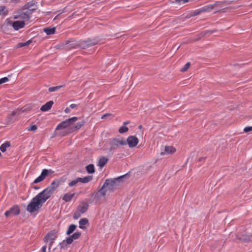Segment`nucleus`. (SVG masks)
<instances>
[{"label": "nucleus", "mask_w": 252, "mask_h": 252, "mask_svg": "<svg viewBox=\"0 0 252 252\" xmlns=\"http://www.w3.org/2000/svg\"><path fill=\"white\" fill-rule=\"evenodd\" d=\"M70 112V109L69 108H66L64 110V112L65 113H68Z\"/></svg>", "instance_id": "nucleus-47"}, {"label": "nucleus", "mask_w": 252, "mask_h": 252, "mask_svg": "<svg viewBox=\"0 0 252 252\" xmlns=\"http://www.w3.org/2000/svg\"><path fill=\"white\" fill-rule=\"evenodd\" d=\"M34 188L35 189H39V188H38V187H34Z\"/></svg>", "instance_id": "nucleus-50"}, {"label": "nucleus", "mask_w": 252, "mask_h": 252, "mask_svg": "<svg viewBox=\"0 0 252 252\" xmlns=\"http://www.w3.org/2000/svg\"><path fill=\"white\" fill-rule=\"evenodd\" d=\"M58 230H53L50 231L45 237L44 242L46 243L47 246L48 245L49 250L52 248V244L54 242L55 240L57 238V234L58 233Z\"/></svg>", "instance_id": "nucleus-3"}, {"label": "nucleus", "mask_w": 252, "mask_h": 252, "mask_svg": "<svg viewBox=\"0 0 252 252\" xmlns=\"http://www.w3.org/2000/svg\"><path fill=\"white\" fill-rule=\"evenodd\" d=\"M107 190H108L107 189L106 187H104L103 185L101 188L98 190V192L101 196H104L106 194Z\"/></svg>", "instance_id": "nucleus-30"}, {"label": "nucleus", "mask_w": 252, "mask_h": 252, "mask_svg": "<svg viewBox=\"0 0 252 252\" xmlns=\"http://www.w3.org/2000/svg\"><path fill=\"white\" fill-rule=\"evenodd\" d=\"M8 14V10L6 7L2 6H0V15L2 16H6Z\"/></svg>", "instance_id": "nucleus-25"}, {"label": "nucleus", "mask_w": 252, "mask_h": 252, "mask_svg": "<svg viewBox=\"0 0 252 252\" xmlns=\"http://www.w3.org/2000/svg\"><path fill=\"white\" fill-rule=\"evenodd\" d=\"M176 151L175 148L173 146H166L165 147L164 152L161 153L162 155L165 154L169 155L175 153Z\"/></svg>", "instance_id": "nucleus-19"}, {"label": "nucleus", "mask_w": 252, "mask_h": 252, "mask_svg": "<svg viewBox=\"0 0 252 252\" xmlns=\"http://www.w3.org/2000/svg\"><path fill=\"white\" fill-rule=\"evenodd\" d=\"M64 241L68 245H70L72 243L73 240L72 238H71V237L70 236L69 237H67L65 240H64Z\"/></svg>", "instance_id": "nucleus-38"}, {"label": "nucleus", "mask_w": 252, "mask_h": 252, "mask_svg": "<svg viewBox=\"0 0 252 252\" xmlns=\"http://www.w3.org/2000/svg\"><path fill=\"white\" fill-rule=\"evenodd\" d=\"M67 245H68L67 243H65L64 240L60 244V247L61 249L65 250L67 248Z\"/></svg>", "instance_id": "nucleus-34"}, {"label": "nucleus", "mask_w": 252, "mask_h": 252, "mask_svg": "<svg viewBox=\"0 0 252 252\" xmlns=\"http://www.w3.org/2000/svg\"><path fill=\"white\" fill-rule=\"evenodd\" d=\"M190 63L189 62L187 63L183 67H182L181 69V71L182 72H185L189 68V67L190 66Z\"/></svg>", "instance_id": "nucleus-36"}, {"label": "nucleus", "mask_w": 252, "mask_h": 252, "mask_svg": "<svg viewBox=\"0 0 252 252\" xmlns=\"http://www.w3.org/2000/svg\"><path fill=\"white\" fill-rule=\"evenodd\" d=\"M75 196V193H66L63 194L62 199L65 202H70Z\"/></svg>", "instance_id": "nucleus-17"}, {"label": "nucleus", "mask_w": 252, "mask_h": 252, "mask_svg": "<svg viewBox=\"0 0 252 252\" xmlns=\"http://www.w3.org/2000/svg\"><path fill=\"white\" fill-rule=\"evenodd\" d=\"M61 87H62L61 86L52 87H50L48 90H49V91L50 92H56V91H58Z\"/></svg>", "instance_id": "nucleus-35"}, {"label": "nucleus", "mask_w": 252, "mask_h": 252, "mask_svg": "<svg viewBox=\"0 0 252 252\" xmlns=\"http://www.w3.org/2000/svg\"><path fill=\"white\" fill-rule=\"evenodd\" d=\"M14 122V120H13L12 118L8 117V122L9 123H12Z\"/></svg>", "instance_id": "nucleus-46"}, {"label": "nucleus", "mask_w": 252, "mask_h": 252, "mask_svg": "<svg viewBox=\"0 0 252 252\" xmlns=\"http://www.w3.org/2000/svg\"><path fill=\"white\" fill-rule=\"evenodd\" d=\"M113 117H114V115H113L112 114L107 113V114L103 115L101 117V119H111Z\"/></svg>", "instance_id": "nucleus-31"}, {"label": "nucleus", "mask_w": 252, "mask_h": 252, "mask_svg": "<svg viewBox=\"0 0 252 252\" xmlns=\"http://www.w3.org/2000/svg\"><path fill=\"white\" fill-rule=\"evenodd\" d=\"M213 8L214 6L213 5H208L199 9H196L193 12L192 16H196L204 12H209L213 9Z\"/></svg>", "instance_id": "nucleus-13"}, {"label": "nucleus", "mask_w": 252, "mask_h": 252, "mask_svg": "<svg viewBox=\"0 0 252 252\" xmlns=\"http://www.w3.org/2000/svg\"><path fill=\"white\" fill-rule=\"evenodd\" d=\"M7 24L11 26L15 31H18L19 30L23 28L25 26V23L23 21L17 20L12 21L9 18L6 20Z\"/></svg>", "instance_id": "nucleus-6"}, {"label": "nucleus", "mask_w": 252, "mask_h": 252, "mask_svg": "<svg viewBox=\"0 0 252 252\" xmlns=\"http://www.w3.org/2000/svg\"><path fill=\"white\" fill-rule=\"evenodd\" d=\"M11 115L12 116H14L16 115V113L13 111V112H12Z\"/></svg>", "instance_id": "nucleus-49"}, {"label": "nucleus", "mask_w": 252, "mask_h": 252, "mask_svg": "<svg viewBox=\"0 0 252 252\" xmlns=\"http://www.w3.org/2000/svg\"><path fill=\"white\" fill-rule=\"evenodd\" d=\"M176 2L180 3V4H184L185 3L187 2L189 0H175Z\"/></svg>", "instance_id": "nucleus-43"}, {"label": "nucleus", "mask_w": 252, "mask_h": 252, "mask_svg": "<svg viewBox=\"0 0 252 252\" xmlns=\"http://www.w3.org/2000/svg\"><path fill=\"white\" fill-rule=\"evenodd\" d=\"M79 183H80V179H79V177L76 178L75 179L70 181L68 183V186L69 187H75V186H76Z\"/></svg>", "instance_id": "nucleus-26"}, {"label": "nucleus", "mask_w": 252, "mask_h": 252, "mask_svg": "<svg viewBox=\"0 0 252 252\" xmlns=\"http://www.w3.org/2000/svg\"><path fill=\"white\" fill-rule=\"evenodd\" d=\"M244 131L245 132H248L249 131H252V126H247L244 128Z\"/></svg>", "instance_id": "nucleus-41"}, {"label": "nucleus", "mask_w": 252, "mask_h": 252, "mask_svg": "<svg viewBox=\"0 0 252 252\" xmlns=\"http://www.w3.org/2000/svg\"><path fill=\"white\" fill-rule=\"evenodd\" d=\"M43 31L47 34V35H52L55 33L56 28H47L43 29Z\"/></svg>", "instance_id": "nucleus-22"}, {"label": "nucleus", "mask_w": 252, "mask_h": 252, "mask_svg": "<svg viewBox=\"0 0 252 252\" xmlns=\"http://www.w3.org/2000/svg\"><path fill=\"white\" fill-rule=\"evenodd\" d=\"M76 226L74 224H71L69 227L66 231L67 235H70L76 229Z\"/></svg>", "instance_id": "nucleus-28"}, {"label": "nucleus", "mask_w": 252, "mask_h": 252, "mask_svg": "<svg viewBox=\"0 0 252 252\" xmlns=\"http://www.w3.org/2000/svg\"><path fill=\"white\" fill-rule=\"evenodd\" d=\"M49 172L51 173V170H48L46 169H43L42 171L41 174L34 180L32 184H37L43 181L45 179V178L48 176Z\"/></svg>", "instance_id": "nucleus-10"}, {"label": "nucleus", "mask_w": 252, "mask_h": 252, "mask_svg": "<svg viewBox=\"0 0 252 252\" xmlns=\"http://www.w3.org/2000/svg\"><path fill=\"white\" fill-rule=\"evenodd\" d=\"M87 172L89 174L94 173L95 171L94 166L93 164H90L86 167Z\"/></svg>", "instance_id": "nucleus-27"}, {"label": "nucleus", "mask_w": 252, "mask_h": 252, "mask_svg": "<svg viewBox=\"0 0 252 252\" xmlns=\"http://www.w3.org/2000/svg\"><path fill=\"white\" fill-rule=\"evenodd\" d=\"M241 241L248 243L252 241V235H247L239 238Z\"/></svg>", "instance_id": "nucleus-21"}, {"label": "nucleus", "mask_w": 252, "mask_h": 252, "mask_svg": "<svg viewBox=\"0 0 252 252\" xmlns=\"http://www.w3.org/2000/svg\"><path fill=\"white\" fill-rule=\"evenodd\" d=\"M48 199L40 192L32 199L30 203L27 207V211L30 213L37 212Z\"/></svg>", "instance_id": "nucleus-1"}, {"label": "nucleus", "mask_w": 252, "mask_h": 252, "mask_svg": "<svg viewBox=\"0 0 252 252\" xmlns=\"http://www.w3.org/2000/svg\"><path fill=\"white\" fill-rule=\"evenodd\" d=\"M1 156V153L0 152V157Z\"/></svg>", "instance_id": "nucleus-52"}, {"label": "nucleus", "mask_w": 252, "mask_h": 252, "mask_svg": "<svg viewBox=\"0 0 252 252\" xmlns=\"http://www.w3.org/2000/svg\"><path fill=\"white\" fill-rule=\"evenodd\" d=\"M128 128L127 126H126L123 125L122 126H121L119 129V132L120 133H124L125 132H126L128 131Z\"/></svg>", "instance_id": "nucleus-32"}, {"label": "nucleus", "mask_w": 252, "mask_h": 252, "mask_svg": "<svg viewBox=\"0 0 252 252\" xmlns=\"http://www.w3.org/2000/svg\"><path fill=\"white\" fill-rule=\"evenodd\" d=\"M69 107L71 109H74L77 107V105L75 104H71L70 105Z\"/></svg>", "instance_id": "nucleus-45"}, {"label": "nucleus", "mask_w": 252, "mask_h": 252, "mask_svg": "<svg viewBox=\"0 0 252 252\" xmlns=\"http://www.w3.org/2000/svg\"><path fill=\"white\" fill-rule=\"evenodd\" d=\"M125 176H122L113 180L107 179L104 183V187L109 190H114L119 186L121 180Z\"/></svg>", "instance_id": "nucleus-2"}, {"label": "nucleus", "mask_w": 252, "mask_h": 252, "mask_svg": "<svg viewBox=\"0 0 252 252\" xmlns=\"http://www.w3.org/2000/svg\"><path fill=\"white\" fill-rule=\"evenodd\" d=\"M37 129V127L36 125H32L30 127L27 128L28 131H35Z\"/></svg>", "instance_id": "nucleus-39"}, {"label": "nucleus", "mask_w": 252, "mask_h": 252, "mask_svg": "<svg viewBox=\"0 0 252 252\" xmlns=\"http://www.w3.org/2000/svg\"><path fill=\"white\" fill-rule=\"evenodd\" d=\"M138 142V139L136 136H129L127 137L126 142L129 148H134L136 146Z\"/></svg>", "instance_id": "nucleus-11"}, {"label": "nucleus", "mask_w": 252, "mask_h": 252, "mask_svg": "<svg viewBox=\"0 0 252 252\" xmlns=\"http://www.w3.org/2000/svg\"><path fill=\"white\" fill-rule=\"evenodd\" d=\"M88 209V206L84 205L80 207V212L82 213H85Z\"/></svg>", "instance_id": "nucleus-37"}, {"label": "nucleus", "mask_w": 252, "mask_h": 252, "mask_svg": "<svg viewBox=\"0 0 252 252\" xmlns=\"http://www.w3.org/2000/svg\"><path fill=\"white\" fill-rule=\"evenodd\" d=\"M31 42H32V40H29L24 43H19L17 44V47L21 48V47H23L28 46L31 43Z\"/></svg>", "instance_id": "nucleus-29"}, {"label": "nucleus", "mask_w": 252, "mask_h": 252, "mask_svg": "<svg viewBox=\"0 0 252 252\" xmlns=\"http://www.w3.org/2000/svg\"><path fill=\"white\" fill-rule=\"evenodd\" d=\"M54 102L53 101H49L46 103L40 108V110L42 112L48 111L51 108Z\"/></svg>", "instance_id": "nucleus-16"}, {"label": "nucleus", "mask_w": 252, "mask_h": 252, "mask_svg": "<svg viewBox=\"0 0 252 252\" xmlns=\"http://www.w3.org/2000/svg\"><path fill=\"white\" fill-rule=\"evenodd\" d=\"M20 213V209L18 205H15L9 210L5 212L4 215L6 217H11L17 216Z\"/></svg>", "instance_id": "nucleus-9"}, {"label": "nucleus", "mask_w": 252, "mask_h": 252, "mask_svg": "<svg viewBox=\"0 0 252 252\" xmlns=\"http://www.w3.org/2000/svg\"><path fill=\"white\" fill-rule=\"evenodd\" d=\"M60 184L61 183L59 181H54L50 186L45 189L41 192L49 199Z\"/></svg>", "instance_id": "nucleus-4"}, {"label": "nucleus", "mask_w": 252, "mask_h": 252, "mask_svg": "<svg viewBox=\"0 0 252 252\" xmlns=\"http://www.w3.org/2000/svg\"><path fill=\"white\" fill-rule=\"evenodd\" d=\"M78 118L77 117H73L71 118L65 120L59 124L56 129V130H60L63 128H65L70 127L75 122L78 120Z\"/></svg>", "instance_id": "nucleus-5"}, {"label": "nucleus", "mask_w": 252, "mask_h": 252, "mask_svg": "<svg viewBox=\"0 0 252 252\" xmlns=\"http://www.w3.org/2000/svg\"><path fill=\"white\" fill-rule=\"evenodd\" d=\"M85 122L84 121L76 123L74 126L70 127V130L69 132H72L79 129L85 125Z\"/></svg>", "instance_id": "nucleus-15"}, {"label": "nucleus", "mask_w": 252, "mask_h": 252, "mask_svg": "<svg viewBox=\"0 0 252 252\" xmlns=\"http://www.w3.org/2000/svg\"><path fill=\"white\" fill-rule=\"evenodd\" d=\"M67 44H68V46H67L68 47H69L70 46H72V47H71L72 48L75 47V43L73 41L68 42L67 43Z\"/></svg>", "instance_id": "nucleus-42"}, {"label": "nucleus", "mask_w": 252, "mask_h": 252, "mask_svg": "<svg viewBox=\"0 0 252 252\" xmlns=\"http://www.w3.org/2000/svg\"><path fill=\"white\" fill-rule=\"evenodd\" d=\"M97 43V41L95 39H88L86 41H83L80 44V46L83 48H86L92 46H94Z\"/></svg>", "instance_id": "nucleus-14"}, {"label": "nucleus", "mask_w": 252, "mask_h": 252, "mask_svg": "<svg viewBox=\"0 0 252 252\" xmlns=\"http://www.w3.org/2000/svg\"><path fill=\"white\" fill-rule=\"evenodd\" d=\"M129 123V122L128 121L125 122L124 123L123 125L126 126V125L128 124Z\"/></svg>", "instance_id": "nucleus-48"}, {"label": "nucleus", "mask_w": 252, "mask_h": 252, "mask_svg": "<svg viewBox=\"0 0 252 252\" xmlns=\"http://www.w3.org/2000/svg\"><path fill=\"white\" fill-rule=\"evenodd\" d=\"M81 235V233L79 232H76L73 235H71V238L73 240H76L79 238Z\"/></svg>", "instance_id": "nucleus-33"}, {"label": "nucleus", "mask_w": 252, "mask_h": 252, "mask_svg": "<svg viewBox=\"0 0 252 252\" xmlns=\"http://www.w3.org/2000/svg\"><path fill=\"white\" fill-rule=\"evenodd\" d=\"M37 8V2L35 0H32L25 4L22 7L23 10H28L31 14Z\"/></svg>", "instance_id": "nucleus-8"}, {"label": "nucleus", "mask_w": 252, "mask_h": 252, "mask_svg": "<svg viewBox=\"0 0 252 252\" xmlns=\"http://www.w3.org/2000/svg\"><path fill=\"white\" fill-rule=\"evenodd\" d=\"M47 246L44 245L41 249V252H46Z\"/></svg>", "instance_id": "nucleus-44"}, {"label": "nucleus", "mask_w": 252, "mask_h": 252, "mask_svg": "<svg viewBox=\"0 0 252 252\" xmlns=\"http://www.w3.org/2000/svg\"><path fill=\"white\" fill-rule=\"evenodd\" d=\"M108 161V159L107 158L105 157H101L99 158L98 161L97 166L100 168H102L107 163Z\"/></svg>", "instance_id": "nucleus-18"}, {"label": "nucleus", "mask_w": 252, "mask_h": 252, "mask_svg": "<svg viewBox=\"0 0 252 252\" xmlns=\"http://www.w3.org/2000/svg\"><path fill=\"white\" fill-rule=\"evenodd\" d=\"M126 142L122 138H114L111 142V145L112 148H115L122 145H125Z\"/></svg>", "instance_id": "nucleus-12"}, {"label": "nucleus", "mask_w": 252, "mask_h": 252, "mask_svg": "<svg viewBox=\"0 0 252 252\" xmlns=\"http://www.w3.org/2000/svg\"><path fill=\"white\" fill-rule=\"evenodd\" d=\"M79 178L80 179V183L86 184L92 181L93 179V177L92 176H87L84 178L79 177Z\"/></svg>", "instance_id": "nucleus-24"}, {"label": "nucleus", "mask_w": 252, "mask_h": 252, "mask_svg": "<svg viewBox=\"0 0 252 252\" xmlns=\"http://www.w3.org/2000/svg\"><path fill=\"white\" fill-rule=\"evenodd\" d=\"M89 221L86 218H82L79 221V228L84 229L86 228V225H88Z\"/></svg>", "instance_id": "nucleus-20"}, {"label": "nucleus", "mask_w": 252, "mask_h": 252, "mask_svg": "<svg viewBox=\"0 0 252 252\" xmlns=\"http://www.w3.org/2000/svg\"><path fill=\"white\" fill-rule=\"evenodd\" d=\"M9 80L8 78L7 77H4L3 78L0 79V85L7 82Z\"/></svg>", "instance_id": "nucleus-40"}, {"label": "nucleus", "mask_w": 252, "mask_h": 252, "mask_svg": "<svg viewBox=\"0 0 252 252\" xmlns=\"http://www.w3.org/2000/svg\"><path fill=\"white\" fill-rule=\"evenodd\" d=\"M10 146V143L8 141H6L4 143H3L0 146V150L2 152H4L6 151L7 149Z\"/></svg>", "instance_id": "nucleus-23"}, {"label": "nucleus", "mask_w": 252, "mask_h": 252, "mask_svg": "<svg viewBox=\"0 0 252 252\" xmlns=\"http://www.w3.org/2000/svg\"><path fill=\"white\" fill-rule=\"evenodd\" d=\"M32 17V14L30 12H23L19 11L16 14L14 15L13 17L14 19H20L24 22L28 21L30 20Z\"/></svg>", "instance_id": "nucleus-7"}, {"label": "nucleus", "mask_w": 252, "mask_h": 252, "mask_svg": "<svg viewBox=\"0 0 252 252\" xmlns=\"http://www.w3.org/2000/svg\"><path fill=\"white\" fill-rule=\"evenodd\" d=\"M58 16H56L55 18L54 19V20H55L57 18Z\"/></svg>", "instance_id": "nucleus-51"}]
</instances>
